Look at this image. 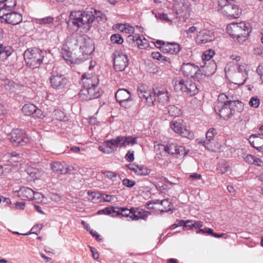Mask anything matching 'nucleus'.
I'll use <instances>...</instances> for the list:
<instances>
[{
    "instance_id": "obj_1",
    "label": "nucleus",
    "mask_w": 263,
    "mask_h": 263,
    "mask_svg": "<svg viewBox=\"0 0 263 263\" xmlns=\"http://www.w3.org/2000/svg\"><path fill=\"white\" fill-rule=\"evenodd\" d=\"M95 50L92 39L86 35L73 33L68 36L63 45V59L70 64H79L87 59Z\"/></svg>"
},
{
    "instance_id": "obj_2",
    "label": "nucleus",
    "mask_w": 263,
    "mask_h": 263,
    "mask_svg": "<svg viewBox=\"0 0 263 263\" xmlns=\"http://www.w3.org/2000/svg\"><path fill=\"white\" fill-rule=\"evenodd\" d=\"M69 17V21L77 27V29H83V31L89 30L95 21L91 11H73L71 12Z\"/></svg>"
},
{
    "instance_id": "obj_3",
    "label": "nucleus",
    "mask_w": 263,
    "mask_h": 263,
    "mask_svg": "<svg viewBox=\"0 0 263 263\" xmlns=\"http://www.w3.org/2000/svg\"><path fill=\"white\" fill-rule=\"evenodd\" d=\"M46 52L37 48H28L24 53L26 65L31 69L39 67L43 63Z\"/></svg>"
},
{
    "instance_id": "obj_4",
    "label": "nucleus",
    "mask_w": 263,
    "mask_h": 263,
    "mask_svg": "<svg viewBox=\"0 0 263 263\" xmlns=\"http://www.w3.org/2000/svg\"><path fill=\"white\" fill-rule=\"evenodd\" d=\"M227 30L231 36L236 37L239 42L246 40L251 31L250 24L243 22L231 23L227 26Z\"/></svg>"
},
{
    "instance_id": "obj_5",
    "label": "nucleus",
    "mask_w": 263,
    "mask_h": 263,
    "mask_svg": "<svg viewBox=\"0 0 263 263\" xmlns=\"http://www.w3.org/2000/svg\"><path fill=\"white\" fill-rule=\"evenodd\" d=\"M242 107V103L237 100V102H231L222 106L218 105L215 107L214 110L220 118L227 120L231 118L236 111L240 112Z\"/></svg>"
},
{
    "instance_id": "obj_6",
    "label": "nucleus",
    "mask_w": 263,
    "mask_h": 263,
    "mask_svg": "<svg viewBox=\"0 0 263 263\" xmlns=\"http://www.w3.org/2000/svg\"><path fill=\"white\" fill-rule=\"evenodd\" d=\"M7 138L14 146H23L29 142L25 132L21 129H13L7 134Z\"/></svg>"
},
{
    "instance_id": "obj_7",
    "label": "nucleus",
    "mask_w": 263,
    "mask_h": 263,
    "mask_svg": "<svg viewBox=\"0 0 263 263\" xmlns=\"http://www.w3.org/2000/svg\"><path fill=\"white\" fill-rule=\"evenodd\" d=\"M92 78L95 80V82L91 83V87L83 88L79 92L80 98L84 101L96 99L101 96V93L96 90V88L99 84V79L98 77H94Z\"/></svg>"
},
{
    "instance_id": "obj_8",
    "label": "nucleus",
    "mask_w": 263,
    "mask_h": 263,
    "mask_svg": "<svg viewBox=\"0 0 263 263\" xmlns=\"http://www.w3.org/2000/svg\"><path fill=\"white\" fill-rule=\"evenodd\" d=\"M108 144L116 150V147H125L128 145H134L137 143V138L130 136H119L114 139L108 140Z\"/></svg>"
},
{
    "instance_id": "obj_9",
    "label": "nucleus",
    "mask_w": 263,
    "mask_h": 263,
    "mask_svg": "<svg viewBox=\"0 0 263 263\" xmlns=\"http://www.w3.org/2000/svg\"><path fill=\"white\" fill-rule=\"evenodd\" d=\"M115 98L120 106L123 107L128 108L132 105L133 102L132 95L126 89H119L115 94Z\"/></svg>"
},
{
    "instance_id": "obj_10",
    "label": "nucleus",
    "mask_w": 263,
    "mask_h": 263,
    "mask_svg": "<svg viewBox=\"0 0 263 263\" xmlns=\"http://www.w3.org/2000/svg\"><path fill=\"white\" fill-rule=\"evenodd\" d=\"M114 68L117 71H122L128 65V59L126 54L116 51L114 53Z\"/></svg>"
},
{
    "instance_id": "obj_11",
    "label": "nucleus",
    "mask_w": 263,
    "mask_h": 263,
    "mask_svg": "<svg viewBox=\"0 0 263 263\" xmlns=\"http://www.w3.org/2000/svg\"><path fill=\"white\" fill-rule=\"evenodd\" d=\"M50 82L53 88L59 90L64 88L67 83V79L64 75L53 72L50 77Z\"/></svg>"
},
{
    "instance_id": "obj_12",
    "label": "nucleus",
    "mask_w": 263,
    "mask_h": 263,
    "mask_svg": "<svg viewBox=\"0 0 263 263\" xmlns=\"http://www.w3.org/2000/svg\"><path fill=\"white\" fill-rule=\"evenodd\" d=\"M181 71L184 77L191 78L198 77L201 72L198 66L190 63H183Z\"/></svg>"
},
{
    "instance_id": "obj_13",
    "label": "nucleus",
    "mask_w": 263,
    "mask_h": 263,
    "mask_svg": "<svg viewBox=\"0 0 263 263\" xmlns=\"http://www.w3.org/2000/svg\"><path fill=\"white\" fill-rule=\"evenodd\" d=\"M137 94L140 99H145L148 105H153L156 101L154 89L153 91H147L143 85H141L138 87Z\"/></svg>"
},
{
    "instance_id": "obj_14",
    "label": "nucleus",
    "mask_w": 263,
    "mask_h": 263,
    "mask_svg": "<svg viewBox=\"0 0 263 263\" xmlns=\"http://www.w3.org/2000/svg\"><path fill=\"white\" fill-rule=\"evenodd\" d=\"M222 10L224 14L230 18H238L241 13V10L239 7L232 3H226L222 7Z\"/></svg>"
},
{
    "instance_id": "obj_15",
    "label": "nucleus",
    "mask_w": 263,
    "mask_h": 263,
    "mask_svg": "<svg viewBox=\"0 0 263 263\" xmlns=\"http://www.w3.org/2000/svg\"><path fill=\"white\" fill-rule=\"evenodd\" d=\"M0 17L4 20L6 23L13 25H17L22 21V15L15 11L1 14Z\"/></svg>"
},
{
    "instance_id": "obj_16",
    "label": "nucleus",
    "mask_w": 263,
    "mask_h": 263,
    "mask_svg": "<svg viewBox=\"0 0 263 263\" xmlns=\"http://www.w3.org/2000/svg\"><path fill=\"white\" fill-rule=\"evenodd\" d=\"M170 126L176 133L180 134L184 138L190 139L193 136V134L183 127L180 122L174 120L170 122Z\"/></svg>"
},
{
    "instance_id": "obj_17",
    "label": "nucleus",
    "mask_w": 263,
    "mask_h": 263,
    "mask_svg": "<svg viewBox=\"0 0 263 263\" xmlns=\"http://www.w3.org/2000/svg\"><path fill=\"white\" fill-rule=\"evenodd\" d=\"M173 7L177 15L179 16H185L188 13L190 3L187 0H175Z\"/></svg>"
},
{
    "instance_id": "obj_18",
    "label": "nucleus",
    "mask_w": 263,
    "mask_h": 263,
    "mask_svg": "<svg viewBox=\"0 0 263 263\" xmlns=\"http://www.w3.org/2000/svg\"><path fill=\"white\" fill-rule=\"evenodd\" d=\"M166 153L177 156H184L186 154L184 147L178 145L175 143H168L166 145Z\"/></svg>"
},
{
    "instance_id": "obj_19",
    "label": "nucleus",
    "mask_w": 263,
    "mask_h": 263,
    "mask_svg": "<svg viewBox=\"0 0 263 263\" xmlns=\"http://www.w3.org/2000/svg\"><path fill=\"white\" fill-rule=\"evenodd\" d=\"M215 38V35L212 31H200L196 37V42L199 44H205L213 41Z\"/></svg>"
},
{
    "instance_id": "obj_20",
    "label": "nucleus",
    "mask_w": 263,
    "mask_h": 263,
    "mask_svg": "<svg viewBox=\"0 0 263 263\" xmlns=\"http://www.w3.org/2000/svg\"><path fill=\"white\" fill-rule=\"evenodd\" d=\"M22 111L26 116H33L40 117L42 111L33 104H25L22 108Z\"/></svg>"
},
{
    "instance_id": "obj_21",
    "label": "nucleus",
    "mask_w": 263,
    "mask_h": 263,
    "mask_svg": "<svg viewBox=\"0 0 263 263\" xmlns=\"http://www.w3.org/2000/svg\"><path fill=\"white\" fill-rule=\"evenodd\" d=\"M133 214L131 215V219L134 220H138L140 219L146 220L148 216L151 215V212L145 211L138 208H133Z\"/></svg>"
},
{
    "instance_id": "obj_22",
    "label": "nucleus",
    "mask_w": 263,
    "mask_h": 263,
    "mask_svg": "<svg viewBox=\"0 0 263 263\" xmlns=\"http://www.w3.org/2000/svg\"><path fill=\"white\" fill-rule=\"evenodd\" d=\"M160 48L163 52L171 54H176L180 50V45L176 43L167 42L163 44V46H161Z\"/></svg>"
},
{
    "instance_id": "obj_23",
    "label": "nucleus",
    "mask_w": 263,
    "mask_h": 263,
    "mask_svg": "<svg viewBox=\"0 0 263 263\" xmlns=\"http://www.w3.org/2000/svg\"><path fill=\"white\" fill-rule=\"evenodd\" d=\"M154 93L158 102L164 104L168 101L167 91L164 87H160L154 89Z\"/></svg>"
},
{
    "instance_id": "obj_24",
    "label": "nucleus",
    "mask_w": 263,
    "mask_h": 263,
    "mask_svg": "<svg viewBox=\"0 0 263 263\" xmlns=\"http://www.w3.org/2000/svg\"><path fill=\"white\" fill-rule=\"evenodd\" d=\"M217 134V132L216 129L214 128H210L206 134V139L201 142L203 144V145L206 148L208 149H211L212 148L211 143L214 140V137Z\"/></svg>"
},
{
    "instance_id": "obj_25",
    "label": "nucleus",
    "mask_w": 263,
    "mask_h": 263,
    "mask_svg": "<svg viewBox=\"0 0 263 263\" xmlns=\"http://www.w3.org/2000/svg\"><path fill=\"white\" fill-rule=\"evenodd\" d=\"M34 191L29 187L23 186L17 191V195L22 200H32Z\"/></svg>"
},
{
    "instance_id": "obj_26",
    "label": "nucleus",
    "mask_w": 263,
    "mask_h": 263,
    "mask_svg": "<svg viewBox=\"0 0 263 263\" xmlns=\"http://www.w3.org/2000/svg\"><path fill=\"white\" fill-rule=\"evenodd\" d=\"M187 81V80H185L180 78L174 79L172 83L174 89L176 91H180L183 94L185 95V90H187L186 89V85H185Z\"/></svg>"
},
{
    "instance_id": "obj_27",
    "label": "nucleus",
    "mask_w": 263,
    "mask_h": 263,
    "mask_svg": "<svg viewBox=\"0 0 263 263\" xmlns=\"http://www.w3.org/2000/svg\"><path fill=\"white\" fill-rule=\"evenodd\" d=\"M216 69V63L213 61H212L209 62L208 63L205 62L202 69L200 70L202 75L209 77L215 72Z\"/></svg>"
},
{
    "instance_id": "obj_28",
    "label": "nucleus",
    "mask_w": 263,
    "mask_h": 263,
    "mask_svg": "<svg viewBox=\"0 0 263 263\" xmlns=\"http://www.w3.org/2000/svg\"><path fill=\"white\" fill-rule=\"evenodd\" d=\"M251 145L259 152H263V138L256 135H252L250 137Z\"/></svg>"
},
{
    "instance_id": "obj_29",
    "label": "nucleus",
    "mask_w": 263,
    "mask_h": 263,
    "mask_svg": "<svg viewBox=\"0 0 263 263\" xmlns=\"http://www.w3.org/2000/svg\"><path fill=\"white\" fill-rule=\"evenodd\" d=\"M50 166L53 171L61 174H65L71 171L70 167H64V165L59 162L51 163Z\"/></svg>"
},
{
    "instance_id": "obj_30",
    "label": "nucleus",
    "mask_w": 263,
    "mask_h": 263,
    "mask_svg": "<svg viewBox=\"0 0 263 263\" xmlns=\"http://www.w3.org/2000/svg\"><path fill=\"white\" fill-rule=\"evenodd\" d=\"M233 96H227L224 93H220L219 95L217 101L214 103V107H217L218 105L223 106L227 103H230L231 102H237L233 100Z\"/></svg>"
},
{
    "instance_id": "obj_31",
    "label": "nucleus",
    "mask_w": 263,
    "mask_h": 263,
    "mask_svg": "<svg viewBox=\"0 0 263 263\" xmlns=\"http://www.w3.org/2000/svg\"><path fill=\"white\" fill-rule=\"evenodd\" d=\"M186 89L184 95L194 96L198 92V88L195 83L192 81L187 80L186 81Z\"/></svg>"
},
{
    "instance_id": "obj_32",
    "label": "nucleus",
    "mask_w": 263,
    "mask_h": 263,
    "mask_svg": "<svg viewBox=\"0 0 263 263\" xmlns=\"http://www.w3.org/2000/svg\"><path fill=\"white\" fill-rule=\"evenodd\" d=\"M97 77V76H93L90 77L89 74H86V73L83 74L82 76V80L84 85L83 88H87L91 87V83H94L95 80L93 79V77Z\"/></svg>"
},
{
    "instance_id": "obj_33",
    "label": "nucleus",
    "mask_w": 263,
    "mask_h": 263,
    "mask_svg": "<svg viewBox=\"0 0 263 263\" xmlns=\"http://www.w3.org/2000/svg\"><path fill=\"white\" fill-rule=\"evenodd\" d=\"M108 141L106 140L104 142L103 145L99 146V149L106 154L111 153L115 151V148H112L111 145H108Z\"/></svg>"
},
{
    "instance_id": "obj_34",
    "label": "nucleus",
    "mask_w": 263,
    "mask_h": 263,
    "mask_svg": "<svg viewBox=\"0 0 263 263\" xmlns=\"http://www.w3.org/2000/svg\"><path fill=\"white\" fill-rule=\"evenodd\" d=\"M118 210L116 211V213H117V214L118 215H121L126 217H129L131 218V215L133 214V208H131L130 209H128L124 208H121L120 209L118 208Z\"/></svg>"
},
{
    "instance_id": "obj_35",
    "label": "nucleus",
    "mask_w": 263,
    "mask_h": 263,
    "mask_svg": "<svg viewBox=\"0 0 263 263\" xmlns=\"http://www.w3.org/2000/svg\"><path fill=\"white\" fill-rule=\"evenodd\" d=\"M12 50L8 47H5L2 44H0V54H1L3 59H6L11 54Z\"/></svg>"
},
{
    "instance_id": "obj_36",
    "label": "nucleus",
    "mask_w": 263,
    "mask_h": 263,
    "mask_svg": "<svg viewBox=\"0 0 263 263\" xmlns=\"http://www.w3.org/2000/svg\"><path fill=\"white\" fill-rule=\"evenodd\" d=\"M229 165L225 160L220 162L217 167V171L220 174H224L227 172L229 169Z\"/></svg>"
},
{
    "instance_id": "obj_37",
    "label": "nucleus",
    "mask_w": 263,
    "mask_h": 263,
    "mask_svg": "<svg viewBox=\"0 0 263 263\" xmlns=\"http://www.w3.org/2000/svg\"><path fill=\"white\" fill-rule=\"evenodd\" d=\"M93 15L95 16V20H96L98 23H100L101 22H104L107 20L105 14L100 11L94 10Z\"/></svg>"
},
{
    "instance_id": "obj_38",
    "label": "nucleus",
    "mask_w": 263,
    "mask_h": 263,
    "mask_svg": "<svg viewBox=\"0 0 263 263\" xmlns=\"http://www.w3.org/2000/svg\"><path fill=\"white\" fill-rule=\"evenodd\" d=\"M136 42L139 48H146L148 46L147 41L144 37L142 39L140 36H138V37H136Z\"/></svg>"
},
{
    "instance_id": "obj_39",
    "label": "nucleus",
    "mask_w": 263,
    "mask_h": 263,
    "mask_svg": "<svg viewBox=\"0 0 263 263\" xmlns=\"http://www.w3.org/2000/svg\"><path fill=\"white\" fill-rule=\"evenodd\" d=\"M149 173L150 170H148L146 166L143 165H138L136 174L140 176H146L148 175Z\"/></svg>"
},
{
    "instance_id": "obj_40",
    "label": "nucleus",
    "mask_w": 263,
    "mask_h": 263,
    "mask_svg": "<svg viewBox=\"0 0 263 263\" xmlns=\"http://www.w3.org/2000/svg\"><path fill=\"white\" fill-rule=\"evenodd\" d=\"M168 113L171 116H178L180 109L175 105H170L168 107Z\"/></svg>"
},
{
    "instance_id": "obj_41",
    "label": "nucleus",
    "mask_w": 263,
    "mask_h": 263,
    "mask_svg": "<svg viewBox=\"0 0 263 263\" xmlns=\"http://www.w3.org/2000/svg\"><path fill=\"white\" fill-rule=\"evenodd\" d=\"M110 41L114 44H121L123 42V39L119 34H112L110 37Z\"/></svg>"
},
{
    "instance_id": "obj_42",
    "label": "nucleus",
    "mask_w": 263,
    "mask_h": 263,
    "mask_svg": "<svg viewBox=\"0 0 263 263\" xmlns=\"http://www.w3.org/2000/svg\"><path fill=\"white\" fill-rule=\"evenodd\" d=\"M214 54V50L212 49H209L203 53L202 59L203 60H206V61H209Z\"/></svg>"
},
{
    "instance_id": "obj_43",
    "label": "nucleus",
    "mask_w": 263,
    "mask_h": 263,
    "mask_svg": "<svg viewBox=\"0 0 263 263\" xmlns=\"http://www.w3.org/2000/svg\"><path fill=\"white\" fill-rule=\"evenodd\" d=\"M116 212V210L114 209L112 206H108L107 208H104L103 210H100L98 211V214H106V215H109L112 213H115Z\"/></svg>"
},
{
    "instance_id": "obj_44",
    "label": "nucleus",
    "mask_w": 263,
    "mask_h": 263,
    "mask_svg": "<svg viewBox=\"0 0 263 263\" xmlns=\"http://www.w3.org/2000/svg\"><path fill=\"white\" fill-rule=\"evenodd\" d=\"M249 104L252 107L257 108L260 104V100L257 96L252 97Z\"/></svg>"
},
{
    "instance_id": "obj_45",
    "label": "nucleus",
    "mask_w": 263,
    "mask_h": 263,
    "mask_svg": "<svg viewBox=\"0 0 263 263\" xmlns=\"http://www.w3.org/2000/svg\"><path fill=\"white\" fill-rule=\"evenodd\" d=\"M53 18L47 16L38 20L37 23L40 24H48L53 22Z\"/></svg>"
},
{
    "instance_id": "obj_46",
    "label": "nucleus",
    "mask_w": 263,
    "mask_h": 263,
    "mask_svg": "<svg viewBox=\"0 0 263 263\" xmlns=\"http://www.w3.org/2000/svg\"><path fill=\"white\" fill-rule=\"evenodd\" d=\"M54 116L56 119L60 121L64 120L65 117L64 112L60 110H54Z\"/></svg>"
},
{
    "instance_id": "obj_47",
    "label": "nucleus",
    "mask_w": 263,
    "mask_h": 263,
    "mask_svg": "<svg viewBox=\"0 0 263 263\" xmlns=\"http://www.w3.org/2000/svg\"><path fill=\"white\" fill-rule=\"evenodd\" d=\"M105 177L107 178L111 179L113 181H115L117 177V174L115 172H113L111 171H106L104 173Z\"/></svg>"
},
{
    "instance_id": "obj_48",
    "label": "nucleus",
    "mask_w": 263,
    "mask_h": 263,
    "mask_svg": "<svg viewBox=\"0 0 263 263\" xmlns=\"http://www.w3.org/2000/svg\"><path fill=\"white\" fill-rule=\"evenodd\" d=\"M123 184L128 187H132L134 186L136 182L134 181L130 180L128 179H124L122 181Z\"/></svg>"
},
{
    "instance_id": "obj_49",
    "label": "nucleus",
    "mask_w": 263,
    "mask_h": 263,
    "mask_svg": "<svg viewBox=\"0 0 263 263\" xmlns=\"http://www.w3.org/2000/svg\"><path fill=\"white\" fill-rule=\"evenodd\" d=\"M100 198L104 202H110L112 199V196L110 195H106L104 193L100 194Z\"/></svg>"
},
{
    "instance_id": "obj_50",
    "label": "nucleus",
    "mask_w": 263,
    "mask_h": 263,
    "mask_svg": "<svg viewBox=\"0 0 263 263\" xmlns=\"http://www.w3.org/2000/svg\"><path fill=\"white\" fill-rule=\"evenodd\" d=\"M156 17L157 18L163 20L166 22H169L171 20L168 18L167 14L165 13H158L156 15Z\"/></svg>"
},
{
    "instance_id": "obj_51",
    "label": "nucleus",
    "mask_w": 263,
    "mask_h": 263,
    "mask_svg": "<svg viewBox=\"0 0 263 263\" xmlns=\"http://www.w3.org/2000/svg\"><path fill=\"white\" fill-rule=\"evenodd\" d=\"M134 151H129L125 155V159L128 162H132L134 160Z\"/></svg>"
},
{
    "instance_id": "obj_52",
    "label": "nucleus",
    "mask_w": 263,
    "mask_h": 263,
    "mask_svg": "<svg viewBox=\"0 0 263 263\" xmlns=\"http://www.w3.org/2000/svg\"><path fill=\"white\" fill-rule=\"evenodd\" d=\"M89 247L91 252L92 257L95 260H98L99 258V254L97 250L95 248H93L92 247L89 246Z\"/></svg>"
},
{
    "instance_id": "obj_53",
    "label": "nucleus",
    "mask_w": 263,
    "mask_h": 263,
    "mask_svg": "<svg viewBox=\"0 0 263 263\" xmlns=\"http://www.w3.org/2000/svg\"><path fill=\"white\" fill-rule=\"evenodd\" d=\"M43 197V195L37 192L34 191L33 198H32V200H36L37 202L42 201V198Z\"/></svg>"
},
{
    "instance_id": "obj_54",
    "label": "nucleus",
    "mask_w": 263,
    "mask_h": 263,
    "mask_svg": "<svg viewBox=\"0 0 263 263\" xmlns=\"http://www.w3.org/2000/svg\"><path fill=\"white\" fill-rule=\"evenodd\" d=\"M192 224H193L192 220L184 221V223L182 226H183L184 228H188L189 230H190L193 228V226H192Z\"/></svg>"
},
{
    "instance_id": "obj_55",
    "label": "nucleus",
    "mask_w": 263,
    "mask_h": 263,
    "mask_svg": "<svg viewBox=\"0 0 263 263\" xmlns=\"http://www.w3.org/2000/svg\"><path fill=\"white\" fill-rule=\"evenodd\" d=\"M155 149L157 152V149L160 150V151H162L163 153H166V145L165 146L164 145L160 144L157 145V146H155Z\"/></svg>"
},
{
    "instance_id": "obj_56",
    "label": "nucleus",
    "mask_w": 263,
    "mask_h": 263,
    "mask_svg": "<svg viewBox=\"0 0 263 263\" xmlns=\"http://www.w3.org/2000/svg\"><path fill=\"white\" fill-rule=\"evenodd\" d=\"M256 71L257 73L260 76V78L261 81H263V65H259Z\"/></svg>"
},
{
    "instance_id": "obj_57",
    "label": "nucleus",
    "mask_w": 263,
    "mask_h": 263,
    "mask_svg": "<svg viewBox=\"0 0 263 263\" xmlns=\"http://www.w3.org/2000/svg\"><path fill=\"white\" fill-rule=\"evenodd\" d=\"M255 158L251 155H248L245 158V159L247 162H248L249 163L251 164H254V161H255Z\"/></svg>"
},
{
    "instance_id": "obj_58",
    "label": "nucleus",
    "mask_w": 263,
    "mask_h": 263,
    "mask_svg": "<svg viewBox=\"0 0 263 263\" xmlns=\"http://www.w3.org/2000/svg\"><path fill=\"white\" fill-rule=\"evenodd\" d=\"M136 37H138V36H137V35L133 36L132 35H129L127 37L126 41L129 44H132V43L136 44Z\"/></svg>"
},
{
    "instance_id": "obj_59",
    "label": "nucleus",
    "mask_w": 263,
    "mask_h": 263,
    "mask_svg": "<svg viewBox=\"0 0 263 263\" xmlns=\"http://www.w3.org/2000/svg\"><path fill=\"white\" fill-rule=\"evenodd\" d=\"M201 177V175L198 173H194L189 176V179L192 180H196L200 179Z\"/></svg>"
},
{
    "instance_id": "obj_60",
    "label": "nucleus",
    "mask_w": 263,
    "mask_h": 263,
    "mask_svg": "<svg viewBox=\"0 0 263 263\" xmlns=\"http://www.w3.org/2000/svg\"><path fill=\"white\" fill-rule=\"evenodd\" d=\"M89 231L90 234L92 235L93 237H95L97 241L101 240V239L100 238L99 235L96 231H93L92 230L90 229L88 230Z\"/></svg>"
},
{
    "instance_id": "obj_61",
    "label": "nucleus",
    "mask_w": 263,
    "mask_h": 263,
    "mask_svg": "<svg viewBox=\"0 0 263 263\" xmlns=\"http://www.w3.org/2000/svg\"><path fill=\"white\" fill-rule=\"evenodd\" d=\"M184 223V220H177L176 221V223L172 224L170 228L171 229H174L178 227H181L183 225V223Z\"/></svg>"
},
{
    "instance_id": "obj_62",
    "label": "nucleus",
    "mask_w": 263,
    "mask_h": 263,
    "mask_svg": "<svg viewBox=\"0 0 263 263\" xmlns=\"http://www.w3.org/2000/svg\"><path fill=\"white\" fill-rule=\"evenodd\" d=\"M11 157H12V158H14L12 160L14 161H20V159H21V158L20 157V154L16 153V152H12L11 153Z\"/></svg>"
},
{
    "instance_id": "obj_63",
    "label": "nucleus",
    "mask_w": 263,
    "mask_h": 263,
    "mask_svg": "<svg viewBox=\"0 0 263 263\" xmlns=\"http://www.w3.org/2000/svg\"><path fill=\"white\" fill-rule=\"evenodd\" d=\"M126 166L130 170L133 171L136 174L137 173L138 165H134L133 164H129L128 165H127Z\"/></svg>"
},
{
    "instance_id": "obj_64",
    "label": "nucleus",
    "mask_w": 263,
    "mask_h": 263,
    "mask_svg": "<svg viewBox=\"0 0 263 263\" xmlns=\"http://www.w3.org/2000/svg\"><path fill=\"white\" fill-rule=\"evenodd\" d=\"M15 205L16 208L23 210L25 206V203L24 202H16Z\"/></svg>"
}]
</instances>
